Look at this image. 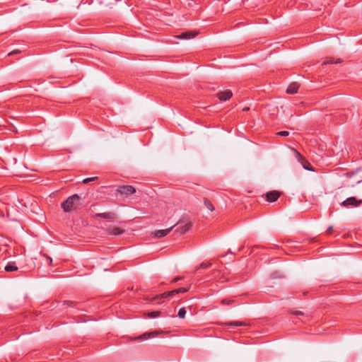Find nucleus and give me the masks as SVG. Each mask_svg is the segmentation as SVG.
Masks as SVG:
<instances>
[{"instance_id":"obj_30","label":"nucleus","mask_w":362,"mask_h":362,"mask_svg":"<svg viewBox=\"0 0 362 362\" xmlns=\"http://www.w3.org/2000/svg\"><path fill=\"white\" fill-rule=\"evenodd\" d=\"M46 257L49 260V263H52V259L48 256H46Z\"/></svg>"},{"instance_id":"obj_14","label":"nucleus","mask_w":362,"mask_h":362,"mask_svg":"<svg viewBox=\"0 0 362 362\" xmlns=\"http://www.w3.org/2000/svg\"><path fill=\"white\" fill-rule=\"evenodd\" d=\"M299 86L297 83L293 82L291 83L286 89V93L288 94H294L298 92Z\"/></svg>"},{"instance_id":"obj_23","label":"nucleus","mask_w":362,"mask_h":362,"mask_svg":"<svg viewBox=\"0 0 362 362\" xmlns=\"http://www.w3.org/2000/svg\"><path fill=\"white\" fill-rule=\"evenodd\" d=\"M277 135L281 136H287L289 135V132L287 131H281L277 133Z\"/></svg>"},{"instance_id":"obj_18","label":"nucleus","mask_w":362,"mask_h":362,"mask_svg":"<svg viewBox=\"0 0 362 362\" xmlns=\"http://www.w3.org/2000/svg\"><path fill=\"white\" fill-rule=\"evenodd\" d=\"M229 326H245L246 323L240 321L230 322L226 323Z\"/></svg>"},{"instance_id":"obj_13","label":"nucleus","mask_w":362,"mask_h":362,"mask_svg":"<svg viewBox=\"0 0 362 362\" xmlns=\"http://www.w3.org/2000/svg\"><path fill=\"white\" fill-rule=\"evenodd\" d=\"M175 226L176 225L165 230H158L155 231L153 233L154 237L160 238L166 236L172 230L173 228L175 227Z\"/></svg>"},{"instance_id":"obj_7","label":"nucleus","mask_w":362,"mask_h":362,"mask_svg":"<svg viewBox=\"0 0 362 362\" xmlns=\"http://www.w3.org/2000/svg\"><path fill=\"white\" fill-rule=\"evenodd\" d=\"M95 218H105L108 220H115L117 218V215L115 212L98 213L94 216Z\"/></svg>"},{"instance_id":"obj_22","label":"nucleus","mask_w":362,"mask_h":362,"mask_svg":"<svg viewBox=\"0 0 362 362\" xmlns=\"http://www.w3.org/2000/svg\"><path fill=\"white\" fill-rule=\"evenodd\" d=\"M160 315V312L159 311H153V312H151L148 313V317H156L158 316H159Z\"/></svg>"},{"instance_id":"obj_8","label":"nucleus","mask_w":362,"mask_h":362,"mask_svg":"<svg viewBox=\"0 0 362 362\" xmlns=\"http://www.w3.org/2000/svg\"><path fill=\"white\" fill-rule=\"evenodd\" d=\"M119 192L122 194L131 195L136 192V189L131 185H124L119 187L118 189Z\"/></svg>"},{"instance_id":"obj_9","label":"nucleus","mask_w":362,"mask_h":362,"mask_svg":"<svg viewBox=\"0 0 362 362\" xmlns=\"http://www.w3.org/2000/svg\"><path fill=\"white\" fill-rule=\"evenodd\" d=\"M198 35L197 31H186L177 35V37L181 40H189L195 37Z\"/></svg>"},{"instance_id":"obj_28","label":"nucleus","mask_w":362,"mask_h":362,"mask_svg":"<svg viewBox=\"0 0 362 362\" xmlns=\"http://www.w3.org/2000/svg\"><path fill=\"white\" fill-rule=\"evenodd\" d=\"M19 52H20V51H19V50H14V51H13V52H10V53L8 54V55H12V54H18V53H19Z\"/></svg>"},{"instance_id":"obj_6","label":"nucleus","mask_w":362,"mask_h":362,"mask_svg":"<svg viewBox=\"0 0 362 362\" xmlns=\"http://www.w3.org/2000/svg\"><path fill=\"white\" fill-rule=\"evenodd\" d=\"M182 222L179 221L176 225H178L179 226L177 228L176 231L178 232L180 234H184L189 231L190 228L192 226V224L190 221L185 223L184 225H182Z\"/></svg>"},{"instance_id":"obj_26","label":"nucleus","mask_w":362,"mask_h":362,"mask_svg":"<svg viewBox=\"0 0 362 362\" xmlns=\"http://www.w3.org/2000/svg\"><path fill=\"white\" fill-rule=\"evenodd\" d=\"M232 302H233V301L231 300H226V299H223L221 300V303L223 305H230Z\"/></svg>"},{"instance_id":"obj_29","label":"nucleus","mask_w":362,"mask_h":362,"mask_svg":"<svg viewBox=\"0 0 362 362\" xmlns=\"http://www.w3.org/2000/svg\"><path fill=\"white\" fill-rule=\"evenodd\" d=\"M332 230V226H329L327 230V233H330L331 231Z\"/></svg>"},{"instance_id":"obj_4","label":"nucleus","mask_w":362,"mask_h":362,"mask_svg":"<svg viewBox=\"0 0 362 362\" xmlns=\"http://www.w3.org/2000/svg\"><path fill=\"white\" fill-rule=\"evenodd\" d=\"M189 290L188 288H179L177 289H174L170 291L164 292L163 293L158 295L156 297V299H163L164 298H168L173 296L175 294L180 293H185Z\"/></svg>"},{"instance_id":"obj_25","label":"nucleus","mask_w":362,"mask_h":362,"mask_svg":"<svg viewBox=\"0 0 362 362\" xmlns=\"http://www.w3.org/2000/svg\"><path fill=\"white\" fill-rule=\"evenodd\" d=\"M291 314L293 315H296L297 316H303L304 315V313L301 311H291Z\"/></svg>"},{"instance_id":"obj_17","label":"nucleus","mask_w":362,"mask_h":362,"mask_svg":"<svg viewBox=\"0 0 362 362\" xmlns=\"http://www.w3.org/2000/svg\"><path fill=\"white\" fill-rule=\"evenodd\" d=\"M5 270L8 272L18 270V267L13 263H9L5 267Z\"/></svg>"},{"instance_id":"obj_27","label":"nucleus","mask_w":362,"mask_h":362,"mask_svg":"<svg viewBox=\"0 0 362 362\" xmlns=\"http://www.w3.org/2000/svg\"><path fill=\"white\" fill-rule=\"evenodd\" d=\"M180 279H182V277H181V276H177V277H175V278L172 281V282H173V283H175V282H177V281H179V280H180Z\"/></svg>"},{"instance_id":"obj_24","label":"nucleus","mask_w":362,"mask_h":362,"mask_svg":"<svg viewBox=\"0 0 362 362\" xmlns=\"http://www.w3.org/2000/svg\"><path fill=\"white\" fill-rule=\"evenodd\" d=\"M341 61L339 59H338L337 61L334 62V60H329V61H326V62H323V64H337V63H340Z\"/></svg>"},{"instance_id":"obj_5","label":"nucleus","mask_w":362,"mask_h":362,"mask_svg":"<svg viewBox=\"0 0 362 362\" xmlns=\"http://www.w3.org/2000/svg\"><path fill=\"white\" fill-rule=\"evenodd\" d=\"M356 175H357V173L355 172L345 173L344 175L347 178H353V179H352V182H346V183L344 184V187H354L356 184L360 183L362 181V180L360 178H355Z\"/></svg>"},{"instance_id":"obj_1","label":"nucleus","mask_w":362,"mask_h":362,"mask_svg":"<svg viewBox=\"0 0 362 362\" xmlns=\"http://www.w3.org/2000/svg\"><path fill=\"white\" fill-rule=\"evenodd\" d=\"M81 205V197L74 194L69 197L64 202L61 204V207L64 212H72L78 209Z\"/></svg>"},{"instance_id":"obj_12","label":"nucleus","mask_w":362,"mask_h":362,"mask_svg":"<svg viewBox=\"0 0 362 362\" xmlns=\"http://www.w3.org/2000/svg\"><path fill=\"white\" fill-rule=\"evenodd\" d=\"M107 233L112 235H119L124 233V229L119 227H110L107 229Z\"/></svg>"},{"instance_id":"obj_21","label":"nucleus","mask_w":362,"mask_h":362,"mask_svg":"<svg viewBox=\"0 0 362 362\" xmlns=\"http://www.w3.org/2000/svg\"><path fill=\"white\" fill-rule=\"evenodd\" d=\"M98 177H88V178H85L83 180V183L84 184H87L90 182H92V181H94L97 179Z\"/></svg>"},{"instance_id":"obj_3","label":"nucleus","mask_w":362,"mask_h":362,"mask_svg":"<svg viewBox=\"0 0 362 362\" xmlns=\"http://www.w3.org/2000/svg\"><path fill=\"white\" fill-rule=\"evenodd\" d=\"M293 151L295 154V156L298 162H300L303 168L308 170L313 171V168L310 164V163L305 160V158L296 149L293 148Z\"/></svg>"},{"instance_id":"obj_11","label":"nucleus","mask_w":362,"mask_h":362,"mask_svg":"<svg viewBox=\"0 0 362 362\" xmlns=\"http://www.w3.org/2000/svg\"><path fill=\"white\" fill-rule=\"evenodd\" d=\"M279 197L280 193L278 191H271L266 194V200L269 202H274L276 201Z\"/></svg>"},{"instance_id":"obj_2","label":"nucleus","mask_w":362,"mask_h":362,"mask_svg":"<svg viewBox=\"0 0 362 362\" xmlns=\"http://www.w3.org/2000/svg\"><path fill=\"white\" fill-rule=\"evenodd\" d=\"M362 204V199H358L354 197H351L343 201L340 205L344 208H354L360 206Z\"/></svg>"},{"instance_id":"obj_31","label":"nucleus","mask_w":362,"mask_h":362,"mask_svg":"<svg viewBox=\"0 0 362 362\" xmlns=\"http://www.w3.org/2000/svg\"><path fill=\"white\" fill-rule=\"evenodd\" d=\"M65 303H66L67 305H71L73 304V302H69V301H67V302H65Z\"/></svg>"},{"instance_id":"obj_19","label":"nucleus","mask_w":362,"mask_h":362,"mask_svg":"<svg viewBox=\"0 0 362 362\" xmlns=\"http://www.w3.org/2000/svg\"><path fill=\"white\" fill-rule=\"evenodd\" d=\"M211 266V262H202L199 267H197L196 270L199 269H207Z\"/></svg>"},{"instance_id":"obj_20","label":"nucleus","mask_w":362,"mask_h":362,"mask_svg":"<svg viewBox=\"0 0 362 362\" xmlns=\"http://www.w3.org/2000/svg\"><path fill=\"white\" fill-rule=\"evenodd\" d=\"M185 315H186V310L185 309V308H181L179 311H178V315L177 316L180 317V318H184L185 317Z\"/></svg>"},{"instance_id":"obj_15","label":"nucleus","mask_w":362,"mask_h":362,"mask_svg":"<svg viewBox=\"0 0 362 362\" xmlns=\"http://www.w3.org/2000/svg\"><path fill=\"white\" fill-rule=\"evenodd\" d=\"M157 335V332H146L140 336H139L136 339H142V340H146V339H148L151 337H154Z\"/></svg>"},{"instance_id":"obj_10","label":"nucleus","mask_w":362,"mask_h":362,"mask_svg":"<svg viewBox=\"0 0 362 362\" xmlns=\"http://www.w3.org/2000/svg\"><path fill=\"white\" fill-rule=\"evenodd\" d=\"M232 95L233 93L230 90H225L217 93L218 98L221 101H226L229 100Z\"/></svg>"},{"instance_id":"obj_16","label":"nucleus","mask_w":362,"mask_h":362,"mask_svg":"<svg viewBox=\"0 0 362 362\" xmlns=\"http://www.w3.org/2000/svg\"><path fill=\"white\" fill-rule=\"evenodd\" d=\"M204 204L210 211H214L215 209L213 204L206 198L204 199Z\"/></svg>"}]
</instances>
